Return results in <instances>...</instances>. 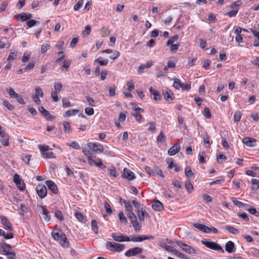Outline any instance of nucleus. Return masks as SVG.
Masks as SVG:
<instances>
[{"mask_svg": "<svg viewBox=\"0 0 259 259\" xmlns=\"http://www.w3.org/2000/svg\"><path fill=\"white\" fill-rule=\"evenodd\" d=\"M185 188L189 193H191L194 189L193 186L189 180L186 182Z\"/></svg>", "mask_w": 259, "mask_h": 259, "instance_id": "obj_35", "label": "nucleus"}, {"mask_svg": "<svg viewBox=\"0 0 259 259\" xmlns=\"http://www.w3.org/2000/svg\"><path fill=\"white\" fill-rule=\"evenodd\" d=\"M79 113V110L77 109H70L66 111L65 113V117H70L76 115Z\"/></svg>", "mask_w": 259, "mask_h": 259, "instance_id": "obj_29", "label": "nucleus"}, {"mask_svg": "<svg viewBox=\"0 0 259 259\" xmlns=\"http://www.w3.org/2000/svg\"><path fill=\"white\" fill-rule=\"evenodd\" d=\"M242 114L240 111H236L234 114V122L239 121L241 117Z\"/></svg>", "mask_w": 259, "mask_h": 259, "instance_id": "obj_41", "label": "nucleus"}, {"mask_svg": "<svg viewBox=\"0 0 259 259\" xmlns=\"http://www.w3.org/2000/svg\"><path fill=\"white\" fill-rule=\"evenodd\" d=\"M149 92L153 96V99L155 101H158L161 100L159 93L157 91L154 90L152 87H151L149 88Z\"/></svg>", "mask_w": 259, "mask_h": 259, "instance_id": "obj_22", "label": "nucleus"}, {"mask_svg": "<svg viewBox=\"0 0 259 259\" xmlns=\"http://www.w3.org/2000/svg\"><path fill=\"white\" fill-rule=\"evenodd\" d=\"M40 213L43 215L44 220L46 222H49L51 220V215L49 211L42 205H39L37 206Z\"/></svg>", "mask_w": 259, "mask_h": 259, "instance_id": "obj_8", "label": "nucleus"}, {"mask_svg": "<svg viewBox=\"0 0 259 259\" xmlns=\"http://www.w3.org/2000/svg\"><path fill=\"white\" fill-rule=\"evenodd\" d=\"M185 175L188 178L192 177L194 176V174L191 169L189 167H187L185 170Z\"/></svg>", "mask_w": 259, "mask_h": 259, "instance_id": "obj_46", "label": "nucleus"}, {"mask_svg": "<svg viewBox=\"0 0 259 259\" xmlns=\"http://www.w3.org/2000/svg\"><path fill=\"white\" fill-rule=\"evenodd\" d=\"M191 84L190 82H186L182 83V88H181L182 91H189L191 89Z\"/></svg>", "mask_w": 259, "mask_h": 259, "instance_id": "obj_37", "label": "nucleus"}, {"mask_svg": "<svg viewBox=\"0 0 259 259\" xmlns=\"http://www.w3.org/2000/svg\"><path fill=\"white\" fill-rule=\"evenodd\" d=\"M180 149L181 146L179 144H175L168 149L167 153L170 156L174 155L178 153Z\"/></svg>", "mask_w": 259, "mask_h": 259, "instance_id": "obj_19", "label": "nucleus"}, {"mask_svg": "<svg viewBox=\"0 0 259 259\" xmlns=\"http://www.w3.org/2000/svg\"><path fill=\"white\" fill-rule=\"evenodd\" d=\"M7 91L9 93L10 97L12 98H15V97L18 95V94L16 93L12 88H9V89H7Z\"/></svg>", "mask_w": 259, "mask_h": 259, "instance_id": "obj_51", "label": "nucleus"}, {"mask_svg": "<svg viewBox=\"0 0 259 259\" xmlns=\"http://www.w3.org/2000/svg\"><path fill=\"white\" fill-rule=\"evenodd\" d=\"M81 150L83 154L87 156V158L92 156L91 152L86 148L82 147Z\"/></svg>", "mask_w": 259, "mask_h": 259, "instance_id": "obj_64", "label": "nucleus"}, {"mask_svg": "<svg viewBox=\"0 0 259 259\" xmlns=\"http://www.w3.org/2000/svg\"><path fill=\"white\" fill-rule=\"evenodd\" d=\"M4 105L9 110L12 111L14 109V107L7 100L3 101Z\"/></svg>", "mask_w": 259, "mask_h": 259, "instance_id": "obj_43", "label": "nucleus"}, {"mask_svg": "<svg viewBox=\"0 0 259 259\" xmlns=\"http://www.w3.org/2000/svg\"><path fill=\"white\" fill-rule=\"evenodd\" d=\"M152 208L155 211H161L163 209V204L159 200L155 201L152 205Z\"/></svg>", "mask_w": 259, "mask_h": 259, "instance_id": "obj_24", "label": "nucleus"}, {"mask_svg": "<svg viewBox=\"0 0 259 259\" xmlns=\"http://www.w3.org/2000/svg\"><path fill=\"white\" fill-rule=\"evenodd\" d=\"M145 169L147 173L150 176H154L155 175V170H152L149 166H145Z\"/></svg>", "mask_w": 259, "mask_h": 259, "instance_id": "obj_61", "label": "nucleus"}, {"mask_svg": "<svg viewBox=\"0 0 259 259\" xmlns=\"http://www.w3.org/2000/svg\"><path fill=\"white\" fill-rule=\"evenodd\" d=\"M46 184L48 188L51 190L54 194H57L58 193V190L57 185L52 181L48 180L46 182Z\"/></svg>", "mask_w": 259, "mask_h": 259, "instance_id": "obj_16", "label": "nucleus"}, {"mask_svg": "<svg viewBox=\"0 0 259 259\" xmlns=\"http://www.w3.org/2000/svg\"><path fill=\"white\" fill-rule=\"evenodd\" d=\"M0 249L5 254H6L11 251V247L9 244L4 243L0 246Z\"/></svg>", "mask_w": 259, "mask_h": 259, "instance_id": "obj_27", "label": "nucleus"}, {"mask_svg": "<svg viewBox=\"0 0 259 259\" xmlns=\"http://www.w3.org/2000/svg\"><path fill=\"white\" fill-rule=\"evenodd\" d=\"M201 243L203 245H205L206 247L214 250L220 251L222 253L224 252V249L218 243L214 242L208 241L206 240H202Z\"/></svg>", "mask_w": 259, "mask_h": 259, "instance_id": "obj_4", "label": "nucleus"}, {"mask_svg": "<svg viewBox=\"0 0 259 259\" xmlns=\"http://www.w3.org/2000/svg\"><path fill=\"white\" fill-rule=\"evenodd\" d=\"M143 249L139 247H136L127 250L124 253V255L127 257L135 256L140 253H142Z\"/></svg>", "mask_w": 259, "mask_h": 259, "instance_id": "obj_7", "label": "nucleus"}, {"mask_svg": "<svg viewBox=\"0 0 259 259\" xmlns=\"http://www.w3.org/2000/svg\"><path fill=\"white\" fill-rule=\"evenodd\" d=\"M55 216L60 221H63L64 220V217L61 210H56L55 213Z\"/></svg>", "mask_w": 259, "mask_h": 259, "instance_id": "obj_47", "label": "nucleus"}, {"mask_svg": "<svg viewBox=\"0 0 259 259\" xmlns=\"http://www.w3.org/2000/svg\"><path fill=\"white\" fill-rule=\"evenodd\" d=\"M175 243L181 247L183 251L189 254L195 255L197 253L196 250L195 249L181 241H176Z\"/></svg>", "mask_w": 259, "mask_h": 259, "instance_id": "obj_3", "label": "nucleus"}, {"mask_svg": "<svg viewBox=\"0 0 259 259\" xmlns=\"http://www.w3.org/2000/svg\"><path fill=\"white\" fill-rule=\"evenodd\" d=\"M20 20L22 22L29 20L32 17L31 14L29 13H23L19 15Z\"/></svg>", "mask_w": 259, "mask_h": 259, "instance_id": "obj_25", "label": "nucleus"}, {"mask_svg": "<svg viewBox=\"0 0 259 259\" xmlns=\"http://www.w3.org/2000/svg\"><path fill=\"white\" fill-rule=\"evenodd\" d=\"M14 182L16 184L17 187L20 190H24L25 188V185L24 182L22 180L19 175L16 174L14 176Z\"/></svg>", "mask_w": 259, "mask_h": 259, "instance_id": "obj_9", "label": "nucleus"}, {"mask_svg": "<svg viewBox=\"0 0 259 259\" xmlns=\"http://www.w3.org/2000/svg\"><path fill=\"white\" fill-rule=\"evenodd\" d=\"M242 143L249 147H254L256 145V140L252 138L245 137L242 139Z\"/></svg>", "mask_w": 259, "mask_h": 259, "instance_id": "obj_10", "label": "nucleus"}, {"mask_svg": "<svg viewBox=\"0 0 259 259\" xmlns=\"http://www.w3.org/2000/svg\"><path fill=\"white\" fill-rule=\"evenodd\" d=\"M0 218L4 228L8 231H12L13 229L7 218L4 215H1Z\"/></svg>", "mask_w": 259, "mask_h": 259, "instance_id": "obj_13", "label": "nucleus"}, {"mask_svg": "<svg viewBox=\"0 0 259 259\" xmlns=\"http://www.w3.org/2000/svg\"><path fill=\"white\" fill-rule=\"evenodd\" d=\"M179 37H178V35L176 34V35H174L173 36H172L170 38H169L167 42H166V46H170L172 44H173V43L176 41L177 40H178Z\"/></svg>", "mask_w": 259, "mask_h": 259, "instance_id": "obj_38", "label": "nucleus"}, {"mask_svg": "<svg viewBox=\"0 0 259 259\" xmlns=\"http://www.w3.org/2000/svg\"><path fill=\"white\" fill-rule=\"evenodd\" d=\"M71 65V61L65 60L63 62V65L60 67V70L63 71L65 69L67 70Z\"/></svg>", "mask_w": 259, "mask_h": 259, "instance_id": "obj_32", "label": "nucleus"}, {"mask_svg": "<svg viewBox=\"0 0 259 259\" xmlns=\"http://www.w3.org/2000/svg\"><path fill=\"white\" fill-rule=\"evenodd\" d=\"M232 199V202H233V203L237 206L239 207H243V208H244L245 206L246 205L245 204H244L243 203H242V202L239 201L237 200V199L235 197H232L231 198Z\"/></svg>", "mask_w": 259, "mask_h": 259, "instance_id": "obj_31", "label": "nucleus"}, {"mask_svg": "<svg viewBox=\"0 0 259 259\" xmlns=\"http://www.w3.org/2000/svg\"><path fill=\"white\" fill-rule=\"evenodd\" d=\"M38 148L44 158L47 159L56 158L54 153L52 151H50L51 149L49 146L45 145H38Z\"/></svg>", "mask_w": 259, "mask_h": 259, "instance_id": "obj_1", "label": "nucleus"}, {"mask_svg": "<svg viewBox=\"0 0 259 259\" xmlns=\"http://www.w3.org/2000/svg\"><path fill=\"white\" fill-rule=\"evenodd\" d=\"M109 174L111 176L116 178L117 176V172L114 167H112L108 169Z\"/></svg>", "mask_w": 259, "mask_h": 259, "instance_id": "obj_56", "label": "nucleus"}, {"mask_svg": "<svg viewBox=\"0 0 259 259\" xmlns=\"http://www.w3.org/2000/svg\"><path fill=\"white\" fill-rule=\"evenodd\" d=\"M204 115L207 119H209L211 117V113L208 107H205L204 109Z\"/></svg>", "mask_w": 259, "mask_h": 259, "instance_id": "obj_54", "label": "nucleus"}, {"mask_svg": "<svg viewBox=\"0 0 259 259\" xmlns=\"http://www.w3.org/2000/svg\"><path fill=\"white\" fill-rule=\"evenodd\" d=\"M38 110L46 119L48 120H52L54 118V116L50 114V113L45 109L42 106L39 108Z\"/></svg>", "mask_w": 259, "mask_h": 259, "instance_id": "obj_18", "label": "nucleus"}, {"mask_svg": "<svg viewBox=\"0 0 259 259\" xmlns=\"http://www.w3.org/2000/svg\"><path fill=\"white\" fill-rule=\"evenodd\" d=\"M199 161L200 163L205 162V153L204 151L200 152L199 153Z\"/></svg>", "mask_w": 259, "mask_h": 259, "instance_id": "obj_44", "label": "nucleus"}, {"mask_svg": "<svg viewBox=\"0 0 259 259\" xmlns=\"http://www.w3.org/2000/svg\"><path fill=\"white\" fill-rule=\"evenodd\" d=\"M174 80V83H173V87L177 90H179L182 88V82H181V80L180 79H178L177 78H175L173 79Z\"/></svg>", "mask_w": 259, "mask_h": 259, "instance_id": "obj_30", "label": "nucleus"}, {"mask_svg": "<svg viewBox=\"0 0 259 259\" xmlns=\"http://www.w3.org/2000/svg\"><path fill=\"white\" fill-rule=\"evenodd\" d=\"M51 46L49 44H43L41 46V53L44 54L47 52V51L50 49Z\"/></svg>", "mask_w": 259, "mask_h": 259, "instance_id": "obj_48", "label": "nucleus"}, {"mask_svg": "<svg viewBox=\"0 0 259 259\" xmlns=\"http://www.w3.org/2000/svg\"><path fill=\"white\" fill-rule=\"evenodd\" d=\"M154 237L153 236H146V235H141V236H134L132 237L131 241L133 242H141L143 240H149V239H153Z\"/></svg>", "mask_w": 259, "mask_h": 259, "instance_id": "obj_11", "label": "nucleus"}, {"mask_svg": "<svg viewBox=\"0 0 259 259\" xmlns=\"http://www.w3.org/2000/svg\"><path fill=\"white\" fill-rule=\"evenodd\" d=\"M234 243L231 241L227 242L225 245V249L228 253H232L234 252Z\"/></svg>", "mask_w": 259, "mask_h": 259, "instance_id": "obj_23", "label": "nucleus"}, {"mask_svg": "<svg viewBox=\"0 0 259 259\" xmlns=\"http://www.w3.org/2000/svg\"><path fill=\"white\" fill-rule=\"evenodd\" d=\"M95 62L98 63L100 66H106L108 63L107 59H104L100 57L96 59L95 61Z\"/></svg>", "mask_w": 259, "mask_h": 259, "instance_id": "obj_33", "label": "nucleus"}, {"mask_svg": "<svg viewBox=\"0 0 259 259\" xmlns=\"http://www.w3.org/2000/svg\"><path fill=\"white\" fill-rule=\"evenodd\" d=\"M92 229L95 233H97L98 231V228L97 226V222L96 220H93L91 222Z\"/></svg>", "mask_w": 259, "mask_h": 259, "instance_id": "obj_45", "label": "nucleus"}, {"mask_svg": "<svg viewBox=\"0 0 259 259\" xmlns=\"http://www.w3.org/2000/svg\"><path fill=\"white\" fill-rule=\"evenodd\" d=\"M203 142H204L205 146L206 148H208L209 146V144H210L209 137L208 136V135L206 134L205 135H204L203 138Z\"/></svg>", "mask_w": 259, "mask_h": 259, "instance_id": "obj_52", "label": "nucleus"}, {"mask_svg": "<svg viewBox=\"0 0 259 259\" xmlns=\"http://www.w3.org/2000/svg\"><path fill=\"white\" fill-rule=\"evenodd\" d=\"M164 140L165 136L164 134L162 132H161L159 133L158 136L157 137V141L158 142L163 143L164 142Z\"/></svg>", "mask_w": 259, "mask_h": 259, "instance_id": "obj_57", "label": "nucleus"}, {"mask_svg": "<svg viewBox=\"0 0 259 259\" xmlns=\"http://www.w3.org/2000/svg\"><path fill=\"white\" fill-rule=\"evenodd\" d=\"M123 175L124 178L128 181H132L135 179V176L131 170L127 168H124Z\"/></svg>", "mask_w": 259, "mask_h": 259, "instance_id": "obj_17", "label": "nucleus"}, {"mask_svg": "<svg viewBox=\"0 0 259 259\" xmlns=\"http://www.w3.org/2000/svg\"><path fill=\"white\" fill-rule=\"evenodd\" d=\"M127 215L131 220V223H134L135 222H137V217L134 214L133 211L127 212Z\"/></svg>", "mask_w": 259, "mask_h": 259, "instance_id": "obj_36", "label": "nucleus"}, {"mask_svg": "<svg viewBox=\"0 0 259 259\" xmlns=\"http://www.w3.org/2000/svg\"><path fill=\"white\" fill-rule=\"evenodd\" d=\"M112 238L116 241L118 242H124V241H130L131 239L129 237L126 235H116L115 233L112 234Z\"/></svg>", "mask_w": 259, "mask_h": 259, "instance_id": "obj_12", "label": "nucleus"}, {"mask_svg": "<svg viewBox=\"0 0 259 259\" xmlns=\"http://www.w3.org/2000/svg\"><path fill=\"white\" fill-rule=\"evenodd\" d=\"M124 206L125 207L127 213L133 211V207L130 201H129L127 203V204L125 205Z\"/></svg>", "mask_w": 259, "mask_h": 259, "instance_id": "obj_62", "label": "nucleus"}, {"mask_svg": "<svg viewBox=\"0 0 259 259\" xmlns=\"http://www.w3.org/2000/svg\"><path fill=\"white\" fill-rule=\"evenodd\" d=\"M107 249L110 251H115L116 252H121L124 248V245L119 243H116L114 242H107L106 243Z\"/></svg>", "mask_w": 259, "mask_h": 259, "instance_id": "obj_2", "label": "nucleus"}, {"mask_svg": "<svg viewBox=\"0 0 259 259\" xmlns=\"http://www.w3.org/2000/svg\"><path fill=\"white\" fill-rule=\"evenodd\" d=\"M94 165H95L102 169H104L106 167V166L103 163L102 160L99 158H97L95 160Z\"/></svg>", "mask_w": 259, "mask_h": 259, "instance_id": "obj_28", "label": "nucleus"}, {"mask_svg": "<svg viewBox=\"0 0 259 259\" xmlns=\"http://www.w3.org/2000/svg\"><path fill=\"white\" fill-rule=\"evenodd\" d=\"M103 52V53H107V54L113 53V55H112L111 56H110L109 57L110 59H113V60H115L120 55V54H119V52L116 51H113V50H110V49H106V50H104Z\"/></svg>", "mask_w": 259, "mask_h": 259, "instance_id": "obj_21", "label": "nucleus"}, {"mask_svg": "<svg viewBox=\"0 0 259 259\" xmlns=\"http://www.w3.org/2000/svg\"><path fill=\"white\" fill-rule=\"evenodd\" d=\"M17 101L18 103L24 105L25 104V102L24 101L22 96L18 94L15 98Z\"/></svg>", "mask_w": 259, "mask_h": 259, "instance_id": "obj_60", "label": "nucleus"}, {"mask_svg": "<svg viewBox=\"0 0 259 259\" xmlns=\"http://www.w3.org/2000/svg\"><path fill=\"white\" fill-rule=\"evenodd\" d=\"M137 213L138 217V219L141 221H143L144 220V218H149V215L148 213L146 211L145 209L141 207L140 209H138L137 211Z\"/></svg>", "mask_w": 259, "mask_h": 259, "instance_id": "obj_15", "label": "nucleus"}, {"mask_svg": "<svg viewBox=\"0 0 259 259\" xmlns=\"http://www.w3.org/2000/svg\"><path fill=\"white\" fill-rule=\"evenodd\" d=\"M118 217L121 223L126 224L127 222V219L125 217L123 211H120L118 213Z\"/></svg>", "mask_w": 259, "mask_h": 259, "instance_id": "obj_34", "label": "nucleus"}, {"mask_svg": "<svg viewBox=\"0 0 259 259\" xmlns=\"http://www.w3.org/2000/svg\"><path fill=\"white\" fill-rule=\"evenodd\" d=\"M248 212L251 214H253L256 217H259V212L257 211L255 208L251 207L248 209Z\"/></svg>", "mask_w": 259, "mask_h": 259, "instance_id": "obj_63", "label": "nucleus"}, {"mask_svg": "<svg viewBox=\"0 0 259 259\" xmlns=\"http://www.w3.org/2000/svg\"><path fill=\"white\" fill-rule=\"evenodd\" d=\"M132 225L134 228V230L136 232H140V231L141 230V227H142V226L140 224L138 223L137 222H135L134 223H132Z\"/></svg>", "mask_w": 259, "mask_h": 259, "instance_id": "obj_55", "label": "nucleus"}, {"mask_svg": "<svg viewBox=\"0 0 259 259\" xmlns=\"http://www.w3.org/2000/svg\"><path fill=\"white\" fill-rule=\"evenodd\" d=\"M62 106L65 108L70 107L71 103L67 98H63L62 100Z\"/></svg>", "mask_w": 259, "mask_h": 259, "instance_id": "obj_58", "label": "nucleus"}, {"mask_svg": "<svg viewBox=\"0 0 259 259\" xmlns=\"http://www.w3.org/2000/svg\"><path fill=\"white\" fill-rule=\"evenodd\" d=\"M224 228L225 230L228 231L230 233L234 235L238 234L239 233V231L238 229L234 228L231 226L227 225L225 226Z\"/></svg>", "mask_w": 259, "mask_h": 259, "instance_id": "obj_26", "label": "nucleus"}, {"mask_svg": "<svg viewBox=\"0 0 259 259\" xmlns=\"http://www.w3.org/2000/svg\"><path fill=\"white\" fill-rule=\"evenodd\" d=\"M55 92H60L62 89V85L61 82H56L54 84Z\"/></svg>", "mask_w": 259, "mask_h": 259, "instance_id": "obj_50", "label": "nucleus"}, {"mask_svg": "<svg viewBox=\"0 0 259 259\" xmlns=\"http://www.w3.org/2000/svg\"><path fill=\"white\" fill-rule=\"evenodd\" d=\"M0 137L2 144L5 146H8L9 145V136L5 133V131H0Z\"/></svg>", "mask_w": 259, "mask_h": 259, "instance_id": "obj_14", "label": "nucleus"}, {"mask_svg": "<svg viewBox=\"0 0 259 259\" xmlns=\"http://www.w3.org/2000/svg\"><path fill=\"white\" fill-rule=\"evenodd\" d=\"M17 52L16 51L10 53L8 56L7 60L8 61L10 60H14L16 58Z\"/></svg>", "mask_w": 259, "mask_h": 259, "instance_id": "obj_59", "label": "nucleus"}, {"mask_svg": "<svg viewBox=\"0 0 259 259\" xmlns=\"http://www.w3.org/2000/svg\"><path fill=\"white\" fill-rule=\"evenodd\" d=\"M67 145L75 150H80L81 149L79 144L75 141L68 143Z\"/></svg>", "mask_w": 259, "mask_h": 259, "instance_id": "obj_42", "label": "nucleus"}, {"mask_svg": "<svg viewBox=\"0 0 259 259\" xmlns=\"http://www.w3.org/2000/svg\"><path fill=\"white\" fill-rule=\"evenodd\" d=\"M87 146L91 150L97 153H101L104 151L103 146L98 143L89 142L87 143Z\"/></svg>", "mask_w": 259, "mask_h": 259, "instance_id": "obj_5", "label": "nucleus"}, {"mask_svg": "<svg viewBox=\"0 0 259 259\" xmlns=\"http://www.w3.org/2000/svg\"><path fill=\"white\" fill-rule=\"evenodd\" d=\"M36 191L39 197L41 199L45 198L47 194L46 186L41 184H39L36 186Z\"/></svg>", "mask_w": 259, "mask_h": 259, "instance_id": "obj_6", "label": "nucleus"}, {"mask_svg": "<svg viewBox=\"0 0 259 259\" xmlns=\"http://www.w3.org/2000/svg\"><path fill=\"white\" fill-rule=\"evenodd\" d=\"M59 243L64 248H68L69 247V242L64 233H62V238L59 240Z\"/></svg>", "mask_w": 259, "mask_h": 259, "instance_id": "obj_20", "label": "nucleus"}, {"mask_svg": "<svg viewBox=\"0 0 259 259\" xmlns=\"http://www.w3.org/2000/svg\"><path fill=\"white\" fill-rule=\"evenodd\" d=\"M83 4V0H80L77 2V3L74 6V11H78L81 7L82 6Z\"/></svg>", "mask_w": 259, "mask_h": 259, "instance_id": "obj_53", "label": "nucleus"}, {"mask_svg": "<svg viewBox=\"0 0 259 259\" xmlns=\"http://www.w3.org/2000/svg\"><path fill=\"white\" fill-rule=\"evenodd\" d=\"M62 232H61L60 234L58 232H56L55 231H53L52 232V235L53 237V238L55 240H59L61 238H62Z\"/></svg>", "mask_w": 259, "mask_h": 259, "instance_id": "obj_40", "label": "nucleus"}, {"mask_svg": "<svg viewBox=\"0 0 259 259\" xmlns=\"http://www.w3.org/2000/svg\"><path fill=\"white\" fill-rule=\"evenodd\" d=\"M35 93L34 96L36 97H42L44 95L43 92L41 88L39 87H37L35 89Z\"/></svg>", "mask_w": 259, "mask_h": 259, "instance_id": "obj_49", "label": "nucleus"}, {"mask_svg": "<svg viewBox=\"0 0 259 259\" xmlns=\"http://www.w3.org/2000/svg\"><path fill=\"white\" fill-rule=\"evenodd\" d=\"M75 216L76 218L79 222H84V221H85V219L84 216L82 215V214L81 212H80L79 211L76 212L75 213Z\"/></svg>", "mask_w": 259, "mask_h": 259, "instance_id": "obj_39", "label": "nucleus"}]
</instances>
